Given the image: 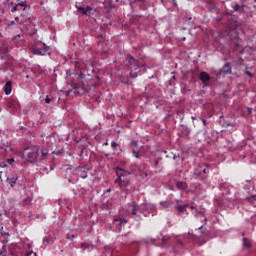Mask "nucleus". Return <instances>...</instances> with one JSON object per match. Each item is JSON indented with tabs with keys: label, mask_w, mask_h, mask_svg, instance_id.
Here are the masks:
<instances>
[{
	"label": "nucleus",
	"mask_w": 256,
	"mask_h": 256,
	"mask_svg": "<svg viewBox=\"0 0 256 256\" xmlns=\"http://www.w3.org/2000/svg\"><path fill=\"white\" fill-rule=\"evenodd\" d=\"M0 167H2L3 169H4L5 167H7V162H2V163L0 164Z\"/></svg>",
	"instance_id": "nucleus-35"
},
{
	"label": "nucleus",
	"mask_w": 256,
	"mask_h": 256,
	"mask_svg": "<svg viewBox=\"0 0 256 256\" xmlns=\"http://www.w3.org/2000/svg\"><path fill=\"white\" fill-rule=\"evenodd\" d=\"M198 229H199V231H203V225L200 226Z\"/></svg>",
	"instance_id": "nucleus-42"
},
{
	"label": "nucleus",
	"mask_w": 256,
	"mask_h": 256,
	"mask_svg": "<svg viewBox=\"0 0 256 256\" xmlns=\"http://www.w3.org/2000/svg\"><path fill=\"white\" fill-rule=\"evenodd\" d=\"M190 209H192V215H194V217H204V221L207 223V217H205V209L197 208L195 206H190Z\"/></svg>",
	"instance_id": "nucleus-7"
},
{
	"label": "nucleus",
	"mask_w": 256,
	"mask_h": 256,
	"mask_svg": "<svg viewBox=\"0 0 256 256\" xmlns=\"http://www.w3.org/2000/svg\"><path fill=\"white\" fill-rule=\"evenodd\" d=\"M118 178L115 180V183H117L124 191L125 193H129V181H131V174L128 171H125L121 168H118L117 170Z\"/></svg>",
	"instance_id": "nucleus-2"
},
{
	"label": "nucleus",
	"mask_w": 256,
	"mask_h": 256,
	"mask_svg": "<svg viewBox=\"0 0 256 256\" xmlns=\"http://www.w3.org/2000/svg\"><path fill=\"white\" fill-rule=\"evenodd\" d=\"M40 153L41 155L38 158V161H43V159H47V156L49 155V150H47L45 147L40 146Z\"/></svg>",
	"instance_id": "nucleus-11"
},
{
	"label": "nucleus",
	"mask_w": 256,
	"mask_h": 256,
	"mask_svg": "<svg viewBox=\"0 0 256 256\" xmlns=\"http://www.w3.org/2000/svg\"><path fill=\"white\" fill-rule=\"evenodd\" d=\"M247 183H251V180H246Z\"/></svg>",
	"instance_id": "nucleus-48"
},
{
	"label": "nucleus",
	"mask_w": 256,
	"mask_h": 256,
	"mask_svg": "<svg viewBox=\"0 0 256 256\" xmlns=\"http://www.w3.org/2000/svg\"><path fill=\"white\" fill-rule=\"evenodd\" d=\"M104 145H109V143L108 142H105V144Z\"/></svg>",
	"instance_id": "nucleus-50"
},
{
	"label": "nucleus",
	"mask_w": 256,
	"mask_h": 256,
	"mask_svg": "<svg viewBox=\"0 0 256 256\" xmlns=\"http://www.w3.org/2000/svg\"><path fill=\"white\" fill-rule=\"evenodd\" d=\"M192 119H195V117L192 116Z\"/></svg>",
	"instance_id": "nucleus-57"
},
{
	"label": "nucleus",
	"mask_w": 256,
	"mask_h": 256,
	"mask_svg": "<svg viewBox=\"0 0 256 256\" xmlns=\"http://www.w3.org/2000/svg\"><path fill=\"white\" fill-rule=\"evenodd\" d=\"M11 91H13V84L11 83V81H8L4 85V93L5 95H11Z\"/></svg>",
	"instance_id": "nucleus-14"
},
{
	"label": "nucleus",
	"mask_w": 256,
	"mask_h": 256,
	"mask_svg": "<svg viewBox=\"0 0 256 256\" xmlns=\"http://www.w3.org/2000/svg\"><path fill=\"white\" fill-rule=\"evenodd\" d=\"M75 7L77 11H79V13H81L82 15H87V17H91V15L93 14V8L91 6L85 7L81 5V3H76Z\"/></svg>",
	"instance_id": "nucleus-5"
},
{
	"label": "nucleus",
	"mask_w": 256,
	"mask_h": 256,
	"mask_svg": "<svg viewBox=\"0 0 256 256\" xmlns=\"http://www.w3.org/2000/svg\"><path fill=\"white\" fill-rule=\"evenodd\" d=\"M180 245H183V242H179Z\"/></svg>",
	"instance_id": "nucleus-51"
},
{
	"label": "nucleus",
	"mask_w": 256,
	"mask_h": 256,
	"mask_svg": "<svg viewBox=\"0 0 256 256\" xmlns=\"http://www.w3.org/2000/svg\"><path fill=\"white\" fill-rule=\"evenodd\" d=\"M133 3H135V1H133V0H130V5H133Z\"/></svg>",
	"instance_id": "nucleus-45"
},
{
	"label": "nucleus",
	"mask_w": 256,
	"mask_h": 256,
	"mask_svg": "<svg viewBox=\"0 0 256 256\" xmlns=\"http://www.w3.org/2000/svg\"><path fill=\"white\" fill-rule=\"evenodd\" d=\"M200 81H202L204 87H207L209 81H211V76H209V73L203 71L200 73Z\"/></svg>",
	"instance_id": "nucleus-9"
},
{
	"label": "nucleus",
	"mask_w": 256,
	"mask_h": 256,
	"mask_svg": "<svg viewBox=\"0 0 256 256\" xmlns=\"http://www.w3.org/2000/svg\"><path fill=\"white\" fill-rule=\"evenodd\" d=\"M109 9H113V7L110 6Z\"/></svg>",
	"instance_id": "nucleus-55"
},
{
	"label": "nucleus",
	"mask_w": 256,
	"mask_h": 256,
	"mask_svg": "<svg viewBox=\"0 0 256 256\" xmlns=\"http://www.w3.org/2000/svg\"><path fill=\"white\" fill-rule=\"evenodd\" d=\"M246 199H247L248 201H256V195L248 196V197H246Z\"/></svg>",
	"instance_id": "nucleus-27"
},
{
	"label": "nucleus",
	"mask_w": 256,
	"mask_h": 256,
	"mask_svg": "<svg viewBox=\"0 0 256 256\" xmlns=\"http://www.w3.org/2000/svg\"><path fill=\"white\" fill-rule=\"evenodd\" d=\"M17 181H19V176H12L6 179V183H8L10 187H15V185L17 184Z\"/></svg>",
	"instance_id": "nucleus-13"
},
{
	"label": "nucleus",
	"mask_w": 256,
	"mask_h": 256,
	"mask_svg": "<svg viewBox=\"0 0 256 256\" xmlns=\"http://www.w3.org/2000/svg\"><path fill=\"white\" fill-rule=\"evenodd\" d=\"M75 175H78V177H81V179H87V171H85V168L79 166L74 170Z\"/></svg>",
	"instance_id": "nucleus-10"
},
{
	"label": "nucleus",
	"mask_w": 256,
	"mask_h": 256,
	"mask_svg": "<svg viewBox=\"0 0 256 256\" xmlns=\"http://www.w3.org/2000/svg\"><path fill=\"white\" fill-rule=\"evenodd\" d=\"M17 5L18 7H24V9L27 7V2L26 1H19L17 0Z\"/></svg>",
	"instance_id": "nucleus-22"
},
{
	"label": "nucleus",
	"mask_w": 256,
	"mask_h": 256,
	"mask_svg": "<svg viewBox=\"0 0 256 256\" xmlns=\"http://www.w3.org/2000/svg\"><path fill=\"white\" fill-rule=\"evenodd\" d=\"M232 9H234L236 13H241V11H243V6L239 4H232Z\"/></svg>",
	"instance_id": "nucleus-18"
},
{
	"label": "nucleus",
	"mask_w": 256,
	"mask_h": 256,
	"mask_svg": "<svg viewBox=\"0 0 256 256\" xmlns=\"http://www.w3.org/2000/svg\"><path fill=\"white\" fill-rule=\"evenodd\" d=\"M6 163H8V165H13V163H15V158H9L6 160Z\"/></svg>",
	"instance_id": "nucleus-25"
},
{
	"label": "nucleus",
	"mask_w": 256,
	"mask_h": 256,
	"mask_svg": "<svg viewBox=\"0 0 256 256\" xmlns=\"http://www.w3.org/2000/svg\"><path fill=\"white\" fill-rule=\"evenodd\" d=\"M101 209L102 211H107L104 215H111V204H109V202L104 203Z\"/></svg>",
	"instance_id": "nucleus-15"
},
{
	"label": "nucleus",
	"mask_w": 256,
	"mask_h": 256,
	"mask_svg": "<svg viewBox=\"0 0 256 256\" xmlns=\"http://www.w3.org/2000/svg\"><path fill=\"white\" fill-rule=\"evenodd\" d=\"M31 201H32L31 197H28V198L24 199V202L26 203V205H30Z\"/></svg>",
	"instance_id": "nucleus-29"
},
{
	"label": "nucleus",
	"mask_w": 256,
	"mask_h": 256,
	"mask_svg": "<svg viewBox=\"0 0 256 256\" xmlns=\"http://www.w3.org/2000/svg\"><path fill=\"white\" fill-rule=\"evenodd\" d=\"M51 243V240L49 239V237H44L43 239V245H49Z\"/></svg>",
	"instance_id": "nucleus-24"
},
{
	"label": "nucleus",
	"mask_w": 256,
	"mask_h": 256,
	"mask_svg": "<svg viewBox=\"0 0 256 256\" xmlns=\"http://www.w3.org/2000/svg\"><path fill=\"white\" fill-rule=\"evenodd\" d=\"M26 249H28V251H32L33 249V244L32 243H28L24 246Z\"/></svg>",
	"instance_id": "nucleus-26"
},
{
	"label": "nucleus",
	"mask_w": 256,
	"mask_h": 256,
	"mask_svg": "<svg viewBox=\"0 0 256 256\" xmlns=\"http://www.w3.org/2000/svg\"><path fill=\"white\" fill-rule=\"evenodd\" d=\"M3 255V249L0 248V256Z\"/></svg>",
	"instance_id": "nucleus-44"
},
{
	"label": "nucleus",
	"mask_w": 256,
	"mask_h": 256,
	"mask_svg": "<svg viewBox=\"0 0 256 256\" xmlns=\"http://www.w3.org/2000/svg\"><path fill=\"white\" fill-rule=\"evenodd\" d=\"M132 155H133V157H135L136 159H139V157H140V155H139V150L133 149Z\"/></svg>",
	"instance_id": "nucleus-23"
},
{
	"label": "nucleus",
	"mask_w": 256,
	"mask_h": 256,
	"mask_svg": "<svg viewBox=\"0 0 256 256\" xmlns=\"http://www.w3.org/2000/svg\"><path fill=\"white\" fill-rule=\"evenodd\" d=\"M173 159H177V155H174V156H173Z\"/></svg>",
	"instance_id": "nucleus-47"
},
{
	"label": "nucleus",
	"mask_w": 256,
	"mask_h": 256,
	"mask_svg": "<svg viewBox=\"0 0 256 256\" xmlns=\"http://www.w3.org/2000/svg\"><path fill=\"white\" fill-rule=\"evenodd\" d=\"M51 101H53V100L51 98H49V96H46V98H45L46 105H49V103H51Z\"/></svg>",
	"instance_id": "nucleus-30"
},
{
	"label": "nucleus",
	"mask_w": 256,
	"mask_h": 256,
	"mask_svg": "<svg viewBox=\"0 0 256 256\" xmlns=\"http://www.w3.org/2000/svg\"><path fill=\"white\" fill-rule=\"evenodd\" d=\"M248 109V113H252V109L251 108H247Z\"/></svg>",
	"instance_id": "nucleus-41"
},
{
	"label": "nucleus",
	"mask_w": 256,
	"mask_h": 256,
	"mask_svg": "<svg viewBox=\"0 0 256 256\" xmlns=\"http://www.w3.org/2000/svg\"><path fill=\"white\" fill-rule=\"evenodd\" d=\"M131 145H132L133 147H137V140H132V141H131Z\"/></svg>",
	"instance_id": "nucleus-34"
},
{
	"label": "nucleus",
	"mask_w": 256,
	"mask_h": 256,
	"mask_svg": "<svg viewBox=\"0 0 256 256\" xmlns=\"http://www.w3.org/2000/svg\"><path fill=\"white\" fill-rule=\"evenodd\" d=\"M32 55H51V52H49V47H43V48H33L31 50Z\"/></svg>",
	"instance_id": "nucleus-8"
},
{
	"label": "nucleus",
	"mask_w": 256,
	"mask_h": 256,
	"mask_svg": "<svg viewBox=\"0 0 256 256\" xmlns=\"http://www.w3.org/2000/svg\"><path fill=\"white\" fill-rule=\"evenodd\" d=\"M82 249H89V244H81Z\"/></svg>",
	"instance_id": "nucleus-33"
},
{
	"label": "nucleus",
	"mask_w": 256,
	"mask_h": 256,
	"mask_svg": "<svg viewBox=\"0 0 256 256\" xmlns=\"http://www.w3.org/2000/svg\"><path fill=\"white\" fill-rule=\"evenodd\" d=\"M139 75H141V71H139V66H137L134 71L130 72V77L132 79H137V77H139Z\"/></svg>",
	"instance_id": "nucleus-16"
},
{
	"label": "nucleus",
	"mask_w": 256,
	"mask_h": 256,
	"mask_svg": "<svg viewBox=\"0 0 256 256\" xmlns=\"http://www.w3.org/2000/svg\"><path fill=\"white\" fill-rule=\"evenodd\" d=\"M119 146V144H117V142H115V141H113L112 143H111V147L113 148V149H116V147H118Z\"/></svg>",
	"instance_id": "nucleus-32"
},
{
	"label": "nucleus",
	"mask_w": 256,
	"mask_h": 256,
	"mask_svg": "<svg viewBox=\"0 0 256 256\" xmlns=\"http://www.w3.org/2000/svg\"><path fill=\"white\" fill-rule=\"evenodd\" d=\"M182 41H185V38H182Z\"/></svg>",
	"instance_id": "nucleus-56"
},
{
	"label": "nucleus",
	"mask_w": 256,
	"mask_h": 256,
	"mask_svg": "<svg viewBox=\"0 0 256 256\" xmlns=\"http://www.w3.org/2000/svg\"><path fill=\"white\" fill-rule=\"evenodd\" d=\"M167 239H169V237L164 236V237L162 238V241H167Z\"/></svg>",
	"instance_id": "nucleus-40"
},
{
	"label": "nucleus",
	"mask_w": 256,
	"mask_h": 256,
	"mask_svg": "<svg viewBox=\"0 0 256 256\" xmlns=\"http://www.w3.org/2000/svg\"><path fill=\"white\" fill-rule=\"evenodd\" d=\"M128 220L125 219L122 215L114 216L112 224L110 226V231H114V233H121L123 231V227L127 225Z\"/></svg>",
	"instance_id": "nucleus-4"
},
{
	"label": "nucleus",
	"mask_w": 256,
	"mask_h": 256,
	"mask_svg": "<svg viewBox=\"0 0 256 256\" xmlns=\"http://www.w3.org/2000/svg\"><path fill=\"white\" fill-rule=\"evenodd\" d=\"M40 149L41 146H30L23 150L22 155L28 163H37Z\"/></svg>",
	"instance_id": "nucleus-3"
},
{
	"label": "nucleus",
	"mask_w": 256,
	"mask_h": 256,
	"mask_svg": "<svg viewBox=\"0 0 256 256\" xmlns=\"http://www.w3.org/2000/svg\"><path fill=\"white\" fill-rule=\"evenodd\" d=\"M155 209V204L153 203L137 205L135 202H132L127 207V213L128 215H133L136 217V220L139 221L141 219V215H144V217H149V214L153 213Z\"/></svg>",
	"instance_id": "nucleus-1"
},
{
	"label": "nucleus",
	"mask_w": 256,
	"mask_h": 256,
	"mask_svg": "<svg viewBox=\"0 0 256 256\" xmlns=\"http://www.w3.org/2000/svg\"><path fill=\"white\" fill-rule=\"evenodd\" d=\"M26 256H37V253H35L33 251H29L26 253Z\"/></svg>",
	"instance_id": "nucleus-31"
},
{
	"label": "nucleus",
	"mask_w": 256,
	"mask_h": 256,
	"mask_svg": "<svg viewBox=\"0 0 256 256\" xmlns=\"http://www.w3.org/2000/svg\"><path fill=\"white\" fill-rule=\"evenodd\" d=\"M219 73H225V75H231L233 73L231 65L229 63H226L222 69H220Z\"/></svg>",
	"instance_id": "nucleus-12"
},
{
	"label": "nucleus",
	"mask_w": 256,
	"mask_h": 256,
	"mask_svg": "<svg viewBox=\"0 0 256 256\" xmlns=\"http://www.w3.org/2000/svg\"><path fill=\"white\" fill-rule=\"evenodd\" d=\"M177 189H187V183L185 182H177L176 183Z\"/></svg>",
	"instance_id": "nucleus-20"
},
{
	"label": "nucleus",
	"mask_w": 256,
	"mask_h": 256,
	"mask_svg": "<svg viewBox=\"0 0 256 256\" xmlns=\"http://www.w3.org/2000/svg\"><path fill=\"white\" fill-rule=\"evenodd\" d=\"M203 125H207V120L205 118L202 119Z\"/></svg>",
	"instance_id": "nucleus-39"
},
{
	"label": "nucleus",
	"mask_w": 256,
	"mask_h": 256,
	"mask_svg": "<svg viewBox=\"0 0 256 256\" xmlns=\"http://www.w3.org/2000/svg\"><path fill=\"white\" fill-rule=\"evenodd\" d=\"M176 209L179 211V213H185V211L187 210V204L178 205V206H176Z\"/></svg>",
	"instance_id": "nucleus-19"
},
{
	"label": "nucleus",
	"mask_w": 256,
	"mask_h": 256,
	"mask_svg": "<svg viewBox=\"0 0 256 256\" xmlns=\"http://www.w3.org/2000/svg\"><path fill=\"white\" fill-rule=\"evenodd\" d=\"M0 233L1 235H9V233H6L5 231H3V227L0 229Z\"/></svg>",
	"instance_id": "nucleus-36"
},
{
	"label": "nucleus",
	"mask_w": 256,
	"mask_h": 256,
	"mask_svg": "<svg viewBox=\"0 0 256 256\" xmlns=\"http://www.w3.org/2000/svg\"><path fill=\"white\" fill-rule=\"evenodd\" d=\"M245 74L248 75V77H253V73H251L249 71H245Z\"/></svg>",
	"instance_id": "nucleus-37"
},
{
	"label": "nucleus",
	"mask_w": 256,
	"mask_h": 256,
	"mask_svg": "<svg viewBox=\"0 0 256 256\" xmlns=\"http://www.w3.org/2000/svg\"><path fill=\"white\" fill-rule=\"evenodd\" d=\"M166 202H161V205H165Z\"/></svg>",
	"instance_id": "nucleus-49"
},
{
	"label": "nucleus",
	"mask_w": 256,
	"mask_h": 256,
	"mask_svg": "<svg viewBox=\"0 0 256 256\" xmlns=\"http://www.w3.org/2000/svg\"><path fill=\"white\" fill-rule=\"evenodd\" d=\"M116 3H119V0H116Z\"/></svg>",
	"instance_id": "nucleus-53"
},
{
	"label": "nucleus",
	"mask_w": 256,
	"mask_h": 256,
	"mask_svg": "<svg viewBox=\"0 0 256 256\" xmlns=\"http://www.w3.org/2000/svg\"><path fill=\"white\" fill-rule=\"evenodd\" d=\"M106 193H111V188H109L108 190H106Z\"/></svg>",
	"instance_id": "nucleus-43"
},
{
	"label": "nucleus",
	"mask_w": 256,
	"mask_h": 256,
	"mask_svg": "<svg viewBox=\"0 0 256 256\" xmlns=\"http://www.w3.org/2000/svg\"><path fill=\"white\" fill-rule=\"evenodd\" d=\"M22 23H23V24H25V23H31V18H28L27 21H23V20H22Z\"/></svg>",
	"instance_id": "nucleus-38"
},
{
	"label": "nucleus",
	"mask_w": 256,
	"mask_h": 256,
	"mask_svg": "<svg viewBox=\"0 0 256 256\" xmlns=\"http://www.w3.org/2000/svg\"><path fill=\"white\" fill-rule=\"evenodd\" d=\"M8 107H13V104H12V103H9V104H8Z\"/></svg>",
	"instance_id": "nucleus-46"
},
{
	"label": "nucleus",
	"mask_w": 256,
	"mask_h": 256,
	"mask_svg": "<svg viewBox=\"0 0 256 256\" xmlns=\"http://www.w3.org/2000/svg\"><path fill=\"white\" fill-rule=\"evenodd\" d=\"M126 61H127L128 65H133V63H135V58H133V56H131V55H127Z\"/></svg>",
	"instance_id": "nucleus-21"
},
{
	"label": "nucleus",
	"mask_w": 256,
	"mask_h": 256,
	"mask_svg": "<svg viewBox=\"0 0 256 256\" xmlns=\"http://www.w3.org/2000/svg\"><path fill=\"white\" fill-rule=\"evenodd\" d=\"M220 119H223V115H222V116H220Z\"/></svg>",
	"instance_id": "nucleus-52"
},
{
	"label": "nucleus",
	"mask_w": 256,
	"mask_h": 256,
	"mask_svg": "<svg viewBox=\"0 0 256 256\" xmlns=\"http://www.w3.org/2000/svg\"><path fill=\"white\" fill-rule=\"evenodd\" d=\"M195 175L201 177L202 175H207L209 173V166L207 164H199L195 169Z\"/></svg>",
	"instance_id": "nucleus-6"
},
{
	"label": "nucleus",
	"mask_w": 256,
	"mask_h": 256,
	"mask_svg": "<svg viewBox=\"0 0 256 256\" xmlns=\"http://www.w3.org/2000/svg\"><path fill=\"white\" fill-rule=\"evenodd\" d=\"M243 247L244 249H250L251 248V240L247 238H243Z\"/></svg>",
	"instance_id": "nucleus-17"
},
{
	"label": "nucleus",
	"mask_w": 256,
	"mask_h": 256,
	"mask_svg": "<svg viewBox=\"0 0 256 256\" xmlns=\"http://www.w3.org/2000/svg\"><path fill=\"white\" fill-rule=\"evenodd\" d=\"M17 9H19V5L18 4L13 6V8L11 9V13H15L17 11Z\"/></svg>",
	"instance_id": "nucleus-28"
},
{
	"label": "nucleus",
	"mask_w": 256,
	"mask_h": 256,
	"mask_svg": "<svg viewBox=\"0 0 256 256\" xmlns=\"http://www.w3.org/2000/svg\"><path fill=\"white\" fill-rule=\"evenodd\" d=\"M120 5H123V2H120Z\"/></svg>",
	"instance_id": "nucleus-54"
}]
</instances>
